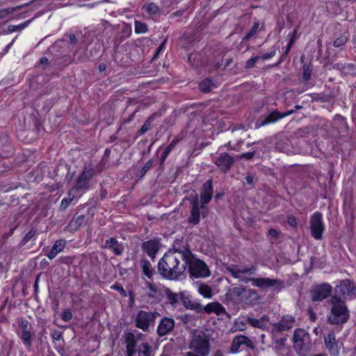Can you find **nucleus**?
Returning a JSON list of instances; mask_svg holds the SVG:
<instances>
[{"label": "nucleus", "mask_w": 356, "mask_h": 356, "mask_svg": "<svg viewBox=\"0 0 356 356\" xmlns=\"http://www.w3.org/2000/svg\"><path fill=\"white\" fill-rule=\"evenodd\" d=\"M160 316L161 314L156 311L140 310L136 315L134 325L143 332H149L151 328L154 327L156 320Z\"/></svg>", "instance_id": "obj_6"}, {"label": "nucleus", "mask_w": 356, "mask_h": 356, "mask_svg": "<svg viewBox=\"0 0 356 356\" xmlns=\"http://www.w3.org/2000/svg\"><path fill=\"white\" fill-rule=\"evenodd\" d=\"M141 268L143 273L149 278H151L154 274V269L152 268L150 262L146 259H141Z\"/></svg>", "instance_id": "obj_33"}, {"label": "nucleus", "mask_w": 356, "mask_h": 356, "mask_svg": "<svg viewBox=\"0 0 356 356\" xmlns=\"http://www.w3.org/2000/svg\"><path fill=\"white\" fill-rule=\"evenodd\" d=\"M156 115V113H154L147 118V120L145 122L140 129L138 131V134L139 136L143 135L150 129L152 123L153 122Z\"/></svg>", "instance_id": "obj_38"}, {"label": "nucleus", "mask_w": 356, "mask_h": 356, "mask_svg": "<svg viewBox=\"0 0 356 356\" xmlns=\"http://www.w3.org/2000/svg\"><path fill=\"white\" fill-rule=\"evenodd\" d=\"M297 32H298V29H295L292 33V35H291V38L286 47V49L284 51V52L282 54L281 56V58H280V61H283L285 58V57L288 55V54L289 53L293 43H294V41H295V39H296V35H297Z\"/></svg>", "instance_id": "obj_39"}, {"label": "nucleus", "mask_w": 356, "mask_h": 356, "mask_svg": "<svg viewBox=\"0 0 356 356\" xmlns=\"http://www.w3.org/2000/svg\"><path fill=\"white\" fill-rule=\"evenodd\" d=\"M180 300L181 301L183 305L186 308L189 309V307L191 306V304L192 302V300H191V298L189 296H187L184 292L180 293Z\"/></svg>", "instance_id": "obj_48"}, {"label": "nucleus", "mask_w": 356, "mask_h": 356, "mask_svg": "<svg viewBox=\"0 0 356 356\" xmlns=\"http://www.w3.org/2000/svg\"><path fill=\"white\" fill-rule=\"evenodd\" d=\"M33 19H34V17L33 19H29V20L24 22V23H22V24H18V25H10V26H9L8 29V33H13V32H15V31H22L23 29H24L33 21Z\"/></svg>", "instance_id": "obj_42"}, {"label": "nucleus", "mask_w": 356, "mask_h": 356, "mask_svg": "<svg viewBox=\"0 0 356 356\" xmlns=\"http://www.w3.org/2000/svg\"><path fill=\"white\" fill-rule=\"evenodd\" d=\"M65 245L66 241L65 240L60 239L56 241L51 250L47 254V257L49 259H54L58 253H60L64 250Z\"/></svg>", "instance_id": "obj_26"}, {"label": "nucleus", "mask_w": 356, "mask_h": 356, "mask_svg": "<svg viewBox=\"0 0 356 356\" xmlns=\"http://www.w3.org/2000/svg\"><path fill=\"white\" fill-rule=\"evenodd\" d=\"M207 213L204 211V209H202L200 205L195 207H191L190 216L188 218V222L196 225L199 224L200 221V216L206 218Z\"/></svg>", "instance_id": "obj_20"}, {"label": "nucleus", "mask_w": 356, "mask_h": 356, "mask_svg": "<svg viewBox=\"0 0 356 356\" xmlns=\"http://www.w3.org/2000/svg\"><path fill=\"white\" fill-rule=\"evenodd\" d=\"M73 315L70 309H65L61 314L62 319L65 322H69L72 319Z\"/></svg>", "instance_id": "obj_52"}, {"label": "nucleus", "mask_w": 356, "mask_h": 356, "mask_svg": "<svg viewBox=\"0 0 356 356\" xmlns=\"http://www.w3.org/2000/svg\"><path fill=\"white\" fill-rule=\"evenodd\" d=\"M33 334L31 333L30 330H22L19 338L28 350L31 349L33 345Z\"/></svg>", "instance_id": "obj_27"}, {"label": "nucleus", "mask_w": 356, "mask_h": 356, "mask_svg": "<svg viewBox=\"0 0 356 356\" xmlns=\"http://www.w3.org/2000/svg\"><path fill=\"white\" fill-rule=\"evenodd\" d=\"M226 296H230L231 298H237L241 302L248 305H255L259 298L255 290L241 286L230 289Z\"/></svg>", "instance_id": "obj_5"}, {"label": "nucleus", "mask_w": 356, "mask_h": 356, "mask_svg": "<svg viewBox=\"0 0 356 356\" xmlns=\"http://www.w3.org/2000/svg\"><path fill=\"white\" fill-rule=\"evenodd\" d=\"M138 356H154L152 346L147 342L142 343L138 349Z\"/></svg>", "instance_id": "obj_28"}, {"label": "nucleus", "mask_w": 356, "mask_h": 356, "mask_svg": "<svg viewBox=\"0 0 356 356\" xmlns=\"http://www.w3.org/2000/svg\"><path fill=\"white\" fill-rule=\"evenodd\" d=\"M36 232L33 229H31L22 240V243L25 244L29 242L33 237L35 236Z\"/></svg>", "instance_id": "obj_54"}, {"label": "nucleus", "mask_w": 356, "mask_h": 356, "mask_svg": "<svg viewBox=\"0 0 356 356\" xmlns=\"http://www.w3.org/2000/svg\"><path fill=\"white\" fill-rule=\"evenodd\" d=\"M188 200L190 201L191 207L200 205L199 204V196L195 191H193L189 195Z\"/></svg>", "instance_id": "obj_47"}, {"label": "nucleus", "mask_w": 356, "mask_h": 356, "mask_svg": "<svg viewBox=\"0 0 356 356\" xmlns=\"http://www.w3.org/2000/svg\"><path fill=\"white\" fill-rule=\"evenodd\" d=\"M175 327V320L172 318L163 317L157 327V334L163 337L172 331Z\"/></svg>", "instance_id": "obj_17"}, {"label": "nucleus", "mask_w": 356, "mask_h": 356, "mask_svg": "<svg viewBox=\"0 0 356 356\" xmlns=\"http://www.w3.org/2000/svg\"><path fill=\"white\" fill-rule=\"evenodd\" d=\"M296 323L295 318L289 314L284 315L277 322L271 325V334L273 339L284 331L290 330Z\"/></svg>", "instance_id": "obj_10"}, {"label": "nucleus", "mask_w": 356, "mask_h": 356, "mask_svg": "<svg viewBox=\"0 0 356 356\" xmlns=\"http://www.w3.org/2000/svg\"><path fill=\"white\" fill-rule=\"evenodd\" d=\"M333 68L340 70V71H343V70H346V68H348L349 70H353L355 68V65L353 64H350V63L345 64V63H338L333 65Z\"/></svg>", "instance_id": "obj_49"}, {"label": "nucleus", "mask_w": 356, "mask_h": 356, "mask_svg": "<svg viewBox=\"0 0 356 356\" xmlns=\"http://www.w3.org/2000/svg\"><path fill=\"white\" fill-rule=\"evenodd\" d=\"M51 336L54 341H59L62 338V332L58 330H54L51 333Z\"/></svg>", "instance_id": "obj_57"}, {"label": "nucleus", "mask_w": 356, "mask_h": 356, "mask_svg": "<svg viewBox=\"0 0 356 356\" xmlns=\"http://www.w3.org/2000/svg\"><path fill=\"white\" fill-rule=\"evenodd\" d=\"M241 346H245L250 350H254L255 348L253 342L248 337L240 334L233 338L230 351L232 353H236L239 351V348Z\"/></svg>", "instance_id": "obj_15"}, {"label": "nucleus", "mask_w": 356, "mask_h": 356, "mask_svg": "<svg viewBox=\"0 0 356 356\" xmlns=\"http://www.w3.org/2000/svg\"><path fill=\"white\" fill-rule=\"evenodd\" d=\"M337 296L343 300H353L356 297V287L353 281L349 279L340 280L335 287Z\"/></svg>", "instance_id": "obj_9"}, {"label": "nucleus", "mask_w": 356, "mask_h": 356, "mask_svg": "<svg viewBox=\"0 0 356 356\" xmlns=\"http://www.w3.org/2000/svg\"><path fill=\"white\" fill-rule=\"evenodd\" d=\"M181 240L176 239L172 248H170L158 262V273L169 280H178L185 275L191 251L188 245L180 246Z\"/></svg>", "instance_id": "obj_1"}, {"label": "nucleus", "mask_w": 356, "mask_h": 356, "mask_svg": "<svg viewBox=\"0 0 356 356\" xmlns=\"http://www.w3.org/2000/svg\"><path fill=\"white\" fill-rule=\"evenodd\" d=\"M287 222L290 226H291L293 227H296V226H297V220H296V217L293 216H288Z\"/></svg>", "instance_id": "obj_60"}, {"label": "nucleus", "mask_w": 356, "mask_h": 356, "mask_svg": "<svg viewBox=\"0 0 356 356\" xmlns=\"http://www.w3.org/2000/svg\"><path fill=\"white\" fill-rule=\"evenodd\" d=\"M160 243L158 239H152L143 243L142 250L154 260L159 250Z\"/></svg>", "instance_id": "obj_19"}, {"label": "nucleus", "mask_w": 356, "mask_h": 356, "mask_svg": "<svg viewBox=\"0 0 356 356\" xmlns=\"http://www.w3.org/2000/svg\"><path fill=\"white\" fill-rule=\"evenodd\" d=\"M286 340H287V337L286 336L284 337H281L280 339H276L275 341V343L278 344L280 348H284L286 346Z\"/></svg>", "instance_id": "obj_59"}, {"label": "nucleus", "mask_w": 356, "mask_h": 356, "mask_svg": "<svg viewBox=\"0 0 356 356\" xmlns=\"http://www.w3.org/2000/svg\"><path fill=\"white\" fill-rule=\"evenodd\" d=\"M261 59V57L259 56H256L254 57H252L249 60H248L245 63V68L247 69H251L254 67L255 63Z\"/></svg>", "instance_id": "obj_50"}, {"label": "nucleus", "mask_w": 356, "mask_h": 356, "mask_svg": "<svg viewBox=\"0 0 356 356\" xmlns=\"http://www.w3.org/2000/svg\"><path fill=\"white\" fill-rule=\"evenodd\" d=\"M269 321V317L267 315H264L259 318H254L250 316L247 317V322L253 327L264 329L267 323Z\"/></svg>", "instance_id": "obj_25"}, {"label": "nucleus", "mask_w": 356, "mask_h": 356, "mask_svg": "<svg viewBox=\"0 0 356 356\" xmlns=\"http://www.w3.org/2000/svg\"><path fill=\"white\" fill-rule=\"evenodd\" d=\"M204 312L207 314L215 313L216 315L227 314L225 307L218 302L209 303L204 307Z\"/></svg>", "instance_id": "obj_24"}, {"label": "nucleus", "mask_w": 356, "mask_h": 356, "mask_svg": "<svg viewBox=\"0 0 356 356\" xmlns=\"http://www.w3.org/2000/svg\"><path fill=\"white\" fill-rule=\"evenodd\" d=\"M314 95V99L322 103L327 102L330 99V96L327 95L315 94Z\"/></svg>", "instance_id": "obj_53"}, {"label": "nucleus", "mask_w": 356, "mask_h": 356, "mask_svg": "<svg viewBox=\"0 0 356 356\" xmlns=\"http://www.w3.org/2000/svg\"><path fill=\"white\" fill-rule=\"evenodd\" d=\"M165 294L166 296L168 302L172 305H177L180 300V293H175L168 288H166L165 289Z\"/></svg>", "instance_id": "obj_32"}, {"label": "nucleus", "mask_w": 356, "mask_h": 356, "mask_svg": "<svg viewBox=\"0 0 356 356\" xmlns=\"http://www.w3.org/2000/svg\"><path fill=\"white\" fill-rule=\"evenodd\" d=\"M175 146V143L172 141L170 145H168L162 152L160 157V165H163V163L166 160L168 156L172 150Z\"/></svg>", "instance_id": "obj_43"}, {"label": "nucleus", "mask_w": 356, "mask_h": 356, "mask_svg": "<svg viewBox=\"0 0 356 356\" xmlns=\"http://www.w3.org/2000/svg\"><path fill=\"white\" fill-rule=\"evenodd\" d=\"M154 163V161L152 159H149L146 162V163L143 165L141 170L138 172L137 177L140 179L143 178L147 172L152 167Z\"/></svg>", "instance_id": "obj_44"}, {"label": "nucleus", "mask_w": 356, "mask_h": 356, "mask_svg": "<svg viewBox=\"0 0 356 356\" xmlns=\"http://www.w3.org/2000/svg\"><path fill=\"white\" fill-rule=\"evenodd\" d=\"M189 348L193 353L208 355L210 352V343L208 337L202 332L193 334Z\"/></svg>", "instance_id": "obj_8"}, {"label": "nucleus", "mask_w": 356, "mask_h": 356, "mask_svg": "<svg viewBox=\"0 0 356 356\" xmlns=\"http://www.w3.org/2000/svg\"><path fill=\"white\" fill-rule=\"evenodd\" d=\"M280 119H282L281 113L277 110H275L264 117V119L257 120L255 123V127L256 128H259L270 123L275 122Z\"/></svg>", "instance_id": "obj_23"}, {"label": "nucleus", "mask_w": 356, "mask_h": 356, "mask_svg": "<svg viewBox=\"0 0 356 356\" xmlns=\"http://www.w3.org/2000/svg\"><path fill=\"white\" fill-rule=\"evenodd\" d=\"M126 347L135 348L137 346V337L131 332H127L124 334Z\"/></svg>", "instance_id": "obj_29"}, {"label": "nucleus", "mask_w": 356, "mask_h": 356, "mask_svg": "<svg viewBox=\"0 0 356 356\" xmlns=\"http://www.w3.org/2000/svg\"><path fill=\"white\" fill-rule=\"evenodd\" d=\"M166 41H167V39H165L162 43L160 44V46L157 48V50L156 51V53L154 54L153 58H152V60H155L158 58L160 52L163 50V49L164 48V46L166 43Z\"/></svg>", "instance_id": "obj_58"}, {"label": "nucleus", "mask_w": 356, "mask_h": 356, "mask_svg": "<svg viewBox=\"0 0 356 356\" xmlns=\"http://www.w3.org/2000/svg\"><path fill=\"white\" fill-rule=\"evenodd\" d=\"M226 270L233 277L238 279L240 282L244 283L251 282L253 286L261 289L274 288L280 289L283 287L284 282L280 280L270 279L269 277L253 278L245 276V274L250 275L254 274L257 267L254 265H252L250 268H246L231 264L226 266Z\"/></svg>", "instance_id": "obj_2"}, {"label": "nucleus", "mask_w": 356, "mask_h": 356, "mask_svg": "<svg viewBox=\"0 0 356 356\" xmlns=\"http://www.w3.org/2000/svg\"><path fill=\"white\" fill-rule=\"evenodd\" d=\"M331 305L330 312L327 316V321L332 325H343L350 318V312L344 300L334 296L330 300Z\"/></svg>", "instance_id": "obj_3"}, {"label": "nucleus", "mask_w": 356, "mask_h": 356, "mask_svg": "<svg viewBox=\"0 0 356 356\" xmlns=\"http://www.w3.org/2000/svg\"><path fill=\"white\" fill-rule=\"evenodd\" d=\"M188 309L195 310L197 313H201L204 311V307L196 301H192Z\"/></svg>", "instance_id": "obj_51"}, {"label": "nucleus", "mask_w": 356, "mask_h": 356, "mask_svg": "<svg viewBox=\"0 0 356 356\" xmlns=\"http://www.w3.org/2000/svg\"><path fill=\"white\" fill-rule=\"evenodd\" d=\"M255 152L256 151H253V152H246V153H243L238 156H237V158L238 159H246V160H250L252 159L254 156L255 155Z\"/></svg>", "instance_id": "obj_56"}, {"label": "nucleus", "mask_w": 356, "mask_h": 356, "mask_svg": "<svg viewBox=\"0 0 356 356\" xmlns=\"http://www.w3.org/2000/svg\"><path fill=\"white\" fill-rule=\"evenodd\" d=\"M93 170L86 168L78 177L75 185L72 188L75 191H86L90 188V182L93 177Z\"/></svg>", "instance_id": "obj_13"}, {"label": "nucleus", "mask_w": 356, "mask_h": 356, "mask_svg": "<svg viewBox=\"0 0 356 356\" xmlns=\"http://www.w3.org/2000/svg\"><path fill=\"white\" fill-rule=\"evenodd\" d=\"M259 27V22L258 20H255L253 23V25L250 30L246 33V35L243 38V42L248 41L252 37H253L258 31Z\"/></svg>", "instance_id": "obj_40"}, {"label": "nucleus", "mask_w": 356, "mask_h": 356, "mask_svg": "<svg viewBox=\"0 0 356 356\" xmlns=\"http://www.w3.org/2000/svg\"><path fill=\"white\" fill-rule=\"evenodd\" d=\"M143 9L145 10L151 17L157 15L160 10L159 6L154 3H149L143 6Z\"/></svg>", "instance_id": "obj_37"}, {"label": "nucleus", "mask_w": 356, "mask_h": 356, "mask_svg": "<svg viewBox=\"0 0 356 356\" xmlns=\"http://www.w3.org/2000/svg\"><path fill=\"white\" fill-rule=\"evenodd\" d=\"M325 343L330 355L334 356L338 355L339 349L335 339V334L333 331L330 332L327 336L325 337Z\"/></svg>", "instance_id": "obj_21"}, {"label": "nucleus", "mask_w": 356, "mask_h": 356, "mask_svg": "<svg viewBox=\"0 0 356 356\" xmlns=\"http://www.w3.org/2000/svg\"><path fill=\"white\" fill-rule=\"evenodd\" d=\"M235 162L234 157L231 156L227 153H221L214 161V163L219 168V169L225 173L229 172Z\"/></svg>", "instance_id": "obj_16"}, {"label": "nucleus", "mask_w": 356, "mask_h": 356, "mask_svg": "<svg viewBox=\"0 0 356 356\" xmlns=\"http://www.w3.org/2000/svg\"><path fill=\"white\" fill-rule=\"evenodd\" d=\"M213 87H216L211 78H206L199 83V88L203 92H209Z\"/></svg>", "instance_id": "obj_31"}, {"label": "nucleus", "mask_w": 356, "mask_h": 356, "mask_svg": "<svg viewBox=\"0 0 356 356\" xmlns=\"http://www.w3.org/2000/svg\"><path fill=\"white\" fill-rule=\"evenodd\" d=\"M348 34L347 33H343L334 40L333 42L334 47L338 48L345 45L348 41Z\"/></svg>", "instance_id": "obj_41"}, {"label": "nucleus", "mask_w": 356, "mask_h": 356, "mask_svg": "<svg viewBox=\"0 0 356 356\" xmlns=\"http://www.w3.org/2000/svg\"><path fill=\"white\" fill-rule=\"evenodd\" d=\"M313 72V67L311 63H305L302 65V79L307 82L310 80Z\"/></svg>", "instance_id": "obj_35"}, {"label": "nucleus", "mask_w": 356, "mask_h": 356, "mask_svg": "<svg viewBox=\"0 0 356 356\" xmlns=\"http://www.w3.org/2000/svg\"><path fill=\"white\" fill-rule=\"evenodd\" d=\"M111 289L116 290L118 291L122 296L126 297L127 296V292L122 286V284L115 283L111 286Z\"/></svg>", "instance_id": "obj_55"}, {"label": "nucleus", "mask_w": 356, "mask_h": 356, "mask_svg": "<svg viewBox=\"0 0 356 356\" xmlns=\"http://www.w3.org/2000/svg\"><path fill=\"white\" fill-rule=\"evenodd\" d=\"M212 179L207 180L203 184L200 190V207L206 209V205L211 200L213 197Z\"/></svg>", "instance_id": "obj_14"}, {"label": "nucleus", "mask_w": 356, "mask_h": 356, "mask_svg": "<svg viewBox=\"0 0 356 356\" xmlns=\"http://www.w3.org/2000/svg\"><path fill=\"white\" fill-rule=\"evenodd\" d=\"M86 223V216L81 215L76 218H73L70 222V226L73 227L74 230L79 229L82 225Z\"/></svg>", "instance_id": "obj_36"}, {"label": "nucleus", "mask_w": 356, "mask_h": 356, "mask_svg": "<svg viewBox=\"0 0 356 356\" xmlns=\"http://www.w3.org/2000/svg\"><path fill=\"white\" fill-rule=\"evenodd\" d=\"M309 226L312 236L316 240H321L323 238V232L325 229L321 213L316 211L312 215Z\"/></svg>", "instance_id": "obj_11"}, {"label": "nucleus", "mask_w": 356, "mask_h": 356, "mask_svg": "<svg viewBox=\"0 0 356 356\" xmlns=\"http://www.w3.org/2000/svg\"><path fill=\"white\" fill-rule=\"evenodd\" d=\"M148 291L145 293L146 301L150 304H156L161 301V292L159 289L154 284L147 282Z\"/></svg>", "instance_id": "obj_18"}, {"label": "nucleus", "mask_w": 356, "mask_h": 356, "mask_svg": "<svg viewBox=\"0 0 356 356\" xmlns=\"http://www.w3.org/2000/svg\"><path fill=\"white\" fill-rule=\"evenodd\" d=\"M332 291V286L327 283L316 286L310 291L311 299L313 302L323 301L330 296Z\"/></svg>", "instance_id": "obj_12"}, {"label": "nucleus", "mask_w": 356, "mask_h": 356, "mask_svg": "<svg viewBox=\"0 0 356 356\" xmlns=\"http://www.w3.org/2000/svg\"><path fill=\"white\" fill-rule=\"evenodd\" d=\"M198 286V292L204 298H210L212 296V291L211 287L202 282H197Z\"/></svg>", "instance_id": "obj_34"}, {"label": "nucleus", "mask_w": 356, "mask_h": 356, "mask_svg": "<svg viewBox=\"0 0 356 356\" xmlns=\"http://www.w3.org/2000/svg\"><path fill=\"white\" fill-rule=\"evenodd\" d=\"M20 327H22V330H29L28 328L29 321L25 319H22L19 323Z\"/></svg>", "instance_id": "obj_64"}, {"label": "nucleus", "mask_w": 356, "mask_h": 356, "mask_svg": "<svg viewBox=\"0 0 356 356\" xmlns=\"http://www.w3.org/2000/svg\"><path fill=\"white\" fill-rule=\"evenodd\" d=\"M293 348L298 355H305L312 348L310 334L305 329L296 328L293 334Z\"/></svg>", "instance_id": "obj_4"}, {"label": "nucleus", "mask_w": 356, "mask_h": 356, "mask_svg": "<svg viewBox=\"0 0 356 356\" xmlns=\"http://www.w3.org/2000/svg\"><path fill=\"white\" fill-rule=\"evenodd\" d=\"M74 196L71 193V192L68 193V197L63 198L60 202L59 209L60 211H65L67 207L70 204Z\"/></svg>", "instance_id": "obj_45"}, {"label": "nucleus", "mask_w": 356, "mask_h": 356, "mask_svg": "<svg viewBox=\"0 0 356 356\" xmlns=\"http://www.w3.org/2000/svg\"><path fill=\"white\" fill-rule=\"evenodd\" d=\"M102 248L111 250L113 254L118 256L122 255L124 249L123 245L120 243L114 237L106 240L105 244Z\"/></svg>", "instance_id": "obj_22"}, {"label": "nucleus", "mask_w": 356, "mask_h": 356, "mask_svg": "<svg viewBox=\"0 0 356 356\" xmlns=\"http://www.w3.org/2000/svg\"><path fill=\"white\" fill-rule=\"evenodd\" d=\"M245 178L249 185L254 186V176L251 173H248Z\"/></svg>", "instance_id": "obj_62"}, {"label": "nucleus", "mask_w": 356, "mask_h": 356, "mask_svg": "<svg viewBox=\"0 0 356 356\" xmlns=\"http://www.w3.org/2000/svg\"><path fill=\"white\" fill-rule=\"evenodd\" d=\"M191 256H188V262L187 268L191 277L207 278L211 275V271L207 264L191 252Z\"/></svg>", "instance_id": "obj_7"}, {"label": "nucleus", "mask_w": 356, "mask_h": 356, "mask_svg": "<svg viewBox=\"0 0 356 356\" xmlns=\"http://www.w3.org/2000/svg\"><path fill=\"white\" fill-rule=\"evenodd\" d=\"M268 235L274 239H277L279 235V232L276 229L271 228L268 230Z\"/></svg>", "instance_id": "obj_63"}, {"label": "nucleus", "mask_w": 356, "mask_h": 356, "mask_svg": "<svg viewBox=\"0 0 356 356\" xmlns=\"http://www.w3.org/2000/svg\"><path fill=\"white\" fill-rule=\"evenodd\" d=\"M147 26L146 24L136 21L135 22V31L136 33H145L147 31Z\"/></svg>", "instance_id": "obj_46"}, {"label": "nucleus", "mask_w": 356, "mask_h": 356, "mask_svg": "<svg viewBox=\"0 0 356 356\" xmlns=\"http://www.w3.org/2000/svg\"><path fill=\"white\" fill-rule=\"evenodd\" d=\"M35 0H33V1H30V2H29V3H24V4H22V5L17 6L16 7L8 8L0 10V19L6 17L8 15H9L10 14L13 13L15 10H20V9H22V8H23L30 5V4H31Z\"/></svg>", "instance_id": "obj_30"}, {"label": "nucleus", "mask_w": 356, "mask_h": 356, "mask_svg": "<svg viewBox=\"0 0 356 356\" xmlns=\"http://www.w3.org/2000/svg\"><path fill=\"white\" fill-rule=\"evenodd\" d=\"M276 54V51L275 49H273L270 52L266 53L264 54L263 56H260L261 59L262 60H268L273 57Z\"/></svg>", "instance_id": "obj_61"}]
</instances>
